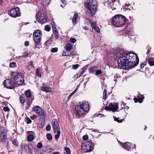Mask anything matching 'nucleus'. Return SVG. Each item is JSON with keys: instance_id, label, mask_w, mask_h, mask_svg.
I'll return each mask as SVG.
<instances>
[{"instance_id": "f257e3e1", "label": "nucleus", "mask_w": 154, "mask_h": 154, "mask_svg": "<svg viewBox=\"0 0 154 154\" xmlns=\"http://www.w3.org/2000/svg\"><path fill=\"white\" fill-rule=\"evenodd\" d=\"M128 20L122 15H116L113 17L111 22L112 24L116 27H121L124 26Z\"/></svg>"}, {"instance_id": "f03ea898", "label": "nucleus", "mask_w": 154, "mask_h": 154, "mask_svg": "<svg viewBox=\"0 0 154 154\" xmlns=\"http://www.w3.org/2000/svg\"><path fill=\"white\" fill-rule=\"evenodd\" d=\"M128 64L135 67L138 63L139 59L138 56L134 53L129 52L127 53Z\"/></svg>"}, {"instance_id": "7ed1b4c3", "label": "nucleus", "mask_w": 154, "mask_h": 154, "mask_svg": "<svg viewBox=\"0 0 154 154\" xmlns=\"http://www.w3.org/2000/svg\"><path fill=\"white\" fill-rule=\"evenodd\" d=\"M12 79L14 80L15 84L17 85H21L24 82V77L21 73L12 72Z\"/></svg>"}, {"instance_id": "20e7f679", "label": "nucleus", "mask_w": 154, "mask_h": 154, "mask_svg": "<svg viewBox=\"0 0 154 154\" xmlns=\"http://www.w3.org/2000/svg\"><path fill=\"white\" fill-rule=\"evenodd\" d=\"M118 63L119 66H120L122 68L128 65L127 53L120 54V56L118 60Z\"/></svg>"}, {"instance_id": "39448f33", "label": "nucleus", "mask_w": 154, "mask_h": 154, "mask_svg": "<svg viewBox=\"0 0 154 154\" xmlns=\"http://www.w3.org/2000/svg\"><path fill=\"white\" fill-rule=\"evenodd\" d=\"M82 149L84 152H91L93 149L94 145L90 141L83 143L82 145Z\"/></svg>"}, {"instance_id": "423d86ee", "label": "nucleus", "mask_w": 154, "mask_h": 154, "mask_svg": "<svg viewBox=\"0 0 154 154\" xmlns=\"http://www.w3.org/2000/svg\"><path fill=\"white\" fill-rule=\"evenodd\" d=\"M7 139V132L5 128L3 127H0V141L5 142Z\"/></svg>"}, {"instance_id": "0eeeda50", "label": "nucleus", "mask_w": 154, "mask_h": 154, "mask_svg": "<svg viewBox=\"0 0 154 154\" xmlns=\"http://www.w3.org/2000/svg\"><path fill=\"white\" fill-rule=\"evenodd\" d=\"M4 86L8 88L13 89L14 88L15 83L10 79L5 80L3 82Z\"/></svg>"}, {"instance_id": "6e6552de", "label": "nucleus", "mask_w": 154, "mask_h": 154, "mask_svg": "<svg viewBox=\"0 0 154 154\" xmlns=\"http://www.w3.org/2000/svg\"><path fill=\"white\" fill-rule=\"evenodd\" d=\"M75 115L79 117H83L87 113L79 106H77L75 108Z\"/></svg>"}, {"instance_id": "1a4fd4ad", "label": "nucleus", "mask_w": 154, "mask_h": 154, "mask_svg": "<svg viewBox=\"0 0 154 154\" xmlns=\"http://www.w3.org/2000/svg\"><path fill=\"white\" fill-rule=\"evenodd\" d=\"M9 15L13 17L19 16L20 15L19 8L18 7L13 9L10 10L9 12Z\"/></svg>"}, {"instance_id": "9d476101", "label": "nucleus", "mask_w": 154, "mask_h": 154, "mask_svg": "<svg viewBox=\"0 0 154 154\" xmlns=\"http://www.w3.org/2000/svg\"><path fill=\"white\" fill-rule=\"evenodd\" d=\"M36 18L37 21L39 23H45L46 21L45 14L43 13L39 12L37 14Z\"/></svg>"}, {"instance_id": "9b49d317", "label": "nucleus", "mask_w": 154, "mask_h": 154, "mask_svg": "<svg viewBox=\"0 0 154 154\" xmlns=\"http://www.w3.org/2000/svg\"><path fill=\"white\" fill-rule=\"evenodd\" d=\"M32 109L36 113L42 116H45V112L38 106H36L34 107Z\"/></svg>"}, {"instance_id": "f8f14e48", "label": "nucleus", "mask_w": 154, "mask_h": 154, "mask_svg": "<svg viewBox=\"0 0 154 154\" xmlns=\"http://www.w3.org/2000/svg\"><path fill=\"white\" fill-rule=\"evenodd\" d=\"M80 106L79 107L81 108L83 110L88 112L89 109V106L88 103L85 101H84L82 102L81 104L80 103Z\"/></svg>"}, {"instance_id": "ddd939ff", "label": "nucleus", "mask_w": 154, "mask_h": 154, "mask_svg": "<svg viewBox=\"0 0 154 154\" xmlns=\"http://www.w3.org/2000/svg\"><path fill=\"white\" fill-rule=\"evenodd\" d=\"M52 127L54 131L60 129V127L58 122L56 119H53L52 121Z\"/></svg>"}, {"instance_id": "4468645a", "label": "nucleus", "mask_w": 154, "mask_h": 154, "mask_svg": "<svg viewBox=\"0 0 154 154\" xmlns=\"http://www.w3.org/2000/svg\"><path fill=\"white\" fill-rule=\"evenodd\" d=\"M118 109L117 105L111 104L109 105L108 106L105 107V109L107 111H111L115 112Z\"/></svg>"}, {"instance_id": "2eb2a0df", "label": "nucleus", "mask_w": 154, "mask_h": 154, "mask_svg": "<svg viewBox=\"0 0 154 154\" xmlns=\"http://www.w3.org/2000/svg\"><path fill=\"white\" fill-rule=\"evenodd\" d=\"M131 144V143L126 142L123 144L122 146L124 149L127 150H129L130 149Z\"/></svg>"}, {"instance_id": "dca6fc26", "label": "nucleus", "mask_w": 154, "mask_h": 154, "mask_svg": "<svg viewBox=\"0 0 154 154\" xmlns=\"http://www.w3.org/2000/svg\"><path fill=\"white\" fill-rule=\"evenodd\" d=\"M34 36L42 37V32L39 29L35 30L33 34Z\"/></svg>"}, {"instance_id": "f3484780", "label": "nucleus", "mask_w": 154, "mask_h": 154, "mask_svg": "<svg viewBox=\"0 0 154 154\" xmlns=\"http://www.w3.org/2000/svg\"><path fill=\"white\" fill-rule=\"evenodd\" d=\"M98 68L97 66H94L88 69V71L89 73L92 74L95 73L97 69H98Z\"/></svg>"}, {"instance_id": "a211bd4d", "label": "nucleus", "mask_w": 154, "mask_h": 154, "mask_svg": "<svg viewBox=\"0 0 154 154\" xmlns=\"http://www.w3.org/2000/svg\"><path fill=\"white\" fill-rule=\"evenodd\" d=\"M78 14L77 13H75L72 18V22L73 24H75L76 23L77 19L78 17Z\"/></svg>"}, {"instance_id": "6ab92c4d", "label": "nucleus", "mask_w": 154, "mask_h": 154, "mask_svg": "<svg viewBox=\"0 0 154 154\" xmlns=\"http://www.w3.org/2000/svg\"><path fill=\"white\" fill-rule=\"evenodd\" d=\"M41 90L42 91L46 92H50L52 91L51 88L48 87H42Z\"/></svg>"}, {"instance_id": "aec40b11", "label": "nucleus", "mask_w": 154, "mask_h": 154, "mask_svg": "<svg viewBox=\"0 0 154 154\" xmlns=\"http://www.w3.org/2000/svg\"><path fill=\"white\" fill-rule=\"evenodd\" d=\"M78 86L75 89L74 91L71 93L67 97V100L68 101L69 100L71 97L75 93H76L78 90Z\"/></svg>"}, {"instance_id": "412c9836", "label": "nucleus", "mask_w": 154, "mask_h": 154, "mask_svg": "<svg viewBox=\"0 0 154 154\" xmlns=\"http://www.w3.org/2000/svg\"><path fill=\"white\" fill-rule=\"evenodd\" d=\"M148 63L150 66H154V58L153 57L149 58L148 60Z\"/></svg>"}, {"instance_id": "4be33fe9", "label": "nucleus", "mask_w": 154, "mask_h": 154, "mask_svg": "<svg viewBox=\"0 0 154 154\" xmlns=\"http://www.w3.org/2000/svg\"><path fill=\"white\" fill-rule=\"evenodd\" d=\"M54 133H57V134L55 135V137L56 139H58L60 135V129H58V130H56V131H54Z\"/></svg>"}, {"instance_id": "5701e85b", "label": "nucleus", "mask_w": 154, "mask_h": 154, "mask_svg": "<svg viewBox=\"0 0 154 154\" xmlns=\"http://www.w3.org/2000/svg\"><path fill=\"white\" fill-rule=\"evenodd\" d=\"M33 39L35 42L39 43L41 41V37L34 36Z\"/></svg>"}, {"instance_id": "b1692460", "label": "nucleus", "mask_w": 154, "mask_h": 154, "mask_svg": "<svg viewBox=\"0 0 154 154\" xmlns=\"http://www.w3.org/2000/svg\"><path fill=\"white\" fill-rule=\"evenodd\" d=\"M72 48V45L70 43H67L65 46V49L67 51H69Z\"/></svg>"}, {"instance_id": "393cba45", "label": "nucleus", "mask_w": 154, "mask_h": 154, "mask_svg": "<svg viewBox=\"0 0 154 154\" xmlns=\"http://www.w3.org/2000/svg\"><path fill=\"white\" fill-rule=\"evenodd\" d=\"M97 6L91 5L89 10L94 12L96 11L97 9Z\"/></svg>"}, {"instance_id": "a878e982", "label": "nucleus", "mask_w": 154, "mask_h": 154, "mask_svg": "<svg viewBox=\"0 0 154 154\" xmlns=\"http://www.w3.org/2000/svg\"><path fill=\"white\" fill-rule=\"evenodd\" d=\"M22 148L24 149L23 150L25 152H29V150H30L29 146L27 145H23Z\"/></svg>"}, {"instance_id": "bb28decb", "label": "nucleus", "mask_w": 154, "mask_h": 154, "mask_svg": "<svg viewBox=\"0 0 154 154\" xmlns=\"http://www.w3.org/2000/svg\"><path fill=\"white\" fill-rule=\"evenodd\" d=\"M34 138L33 135L32 134L29 135L27 137V139L29 142H31L33 140Z\"/></svg>"}, {"instance_id": "cd10ccee", "label": "nucleus", "mask_w": 154, "mask_h": 154, "mask_svg": "<svg viewBox=\"0 0 154 154\" xmlns=\"http://www.w3.org/2000/svg\"><path fill=\"white\" fill-rule=\"evenodd\" d=\"M53 33L54 35V37L56 39H58L59 37L58 32L57 29L53 30Z\"/></svg>"}, {"instance_id": "c85d7f7f", "label": "nucleus", "mask_w": 154, "mask_h": 154, "mask_svg": "<svg viewBox=\"0 0 154 154\" xmlns=\"http://www.w3.org/2000/svg\"><path fill=\"white\" fill-rule=\"evenodd\" d=\"M20 99L21 103L22 104H23L25 101L24 95H21L20 97Z\"/></svg>"}, {"instance_id": "c756f323", "label": "nucleus", "mask_w": 154, "mask_h": 154, "mask_svg": "<svg viewBox=\"0 0 154 154\" xmlns=\"http://www.w3.org/2000/svg\"><path fill=\"white\" fill-rule=\"evenodd\" d=\"M25 94L26 97H31V93L30 90L26 91L25 93Z\"/></svg>"}, {"instance_id": "7c9ffc66", "label": "nucleus", "mask_w": 154, "mask_h": 154, "mask_svg": "<svg viewBox=\"0 0 154 154\" xmlns=\"http://www.w3.org/2000/svg\"><path fill=\"white\" fill-rule=\"evenodd\" d=\"M85 72V69H81V70L80 72H79V73L77 74V75L78 76V77H79L81 76L82 75L83 73L84 72Z\"/></svg>"}, {"instance_id": "2f4dec72", "label": "nucleus", "mask_w": 154, "mask_h": 154, "mask_svg": "<svg viewBox=\"0 0 154 154\" xmlns=\"http://www.w3.org/2000/svg\"><path fill=\"white\" fill-rule=\"evenodd\" d=\"M51 0H42L43 4L45 5H47L49 4Z\"/></svg>"}, {"instance_id": "473e14b6", "label": "nucleus", "mask_w": 154, "mask_h": 154, "mask_svg": "<svg viewBox=\"0 0 154 154\" xmlns=\"http://www.w3.org/2000/svg\"><path fill=\"white\" fill-rule=\"evenodd\" d=\"M90 23L91 24V26L93 29L96 26V22L95 21L92 22L91 20H89Z\"/></svg>"}, {"instance_id": "72a5a7b5", "label": "nucleus", "mask_w": 154, "mask_h": 154, "mask_svg": "<svg viewBox=\"0 0 154 154\" xmlns=\"http://www.w3.org/2000/svg\"><path fill=\"white\" fill-rule=\"evenodd\" d=\"M106 93H107V91L105 89L103 91V99L104 100H105L106 98Z\"/></svg>"}, {"instance_id": "f704fd0d", "label": "nucleus", "mask_w": 154, "mask_h": 154, "mask_svg": "<svg viewBox=\"0 0 154 154\" xmlns=\"http://www.w3.org/2000/svg\"><path fill=\"white\" fill-rule=\"evenodd\" d=\"M85 7L87 8L88 10H89L90 9V5L89 3L88 2H85L84 3Z\"/></svg>"}, {"instance_id": "c9c22d12", "label": "nucleus", "mask_w": 154, "mask_h": 154, "mask_svg": "<svg viewBox=\"0 0 154 154\" xmlns=\"http://www.w3.org/2000/svg\"><path fill=\"white\" fill-rule=\"evenodd\" d=\"M36 75L38 77H41V75L40 71L38 69H36Z\"/></svg>"}, {"instance_id": "e433bc0d", "label": "nucleus", "mask_w": 154, "mask_h": 154, "mask_svg": "<svg viewBox=\"0 0 154 154\" xmlns=\"http://www.w3.org/2000/svg\"><path fill=\"white\" fill-rule=\"evenodd\" d=\"M66 152V154H70V149L66 147H65L64 148Z\"/></svg>"}, {"instance_id": "4c0bfd02", "label": "nucleus", "mask_w": 154, "mask_h": 154, "mask_svg": "<svg viewBox=\"0 0 154 154\" xmlns=\"http://www.w3.org/2000/svg\"><path fill=\"white\" fill-rule=\"evenodd\" d=\"M102 73V72L101 70H98V69H97L95 72V74L97 76H98L99 75L101 74Z\"/></svg>"}, {"instance_id": "58836bf2", "label": "nucleus", "mask_w": 154, "mask_h": 154, "mask_svg": "<svg viewBox=\"0 0 154 154\" xmlns=\"http://www.w3.org/2000/svg\"><path fill=\"white\" fill-rule=\"evenodd\" d=\"M97 3L96 0H92L91 2V5L97 6Z\"/></svg>"}, {"instance_id": "ea45409f", "label": "nucleus", "mask_w": 154, "mask_h": 154, "mask_svg": "<svg viewBox=\"0 0 154 154\" xmlns=\"http://www.w3.org/2000/svg\"><path fill=\"white\" fill-rule=\"evenodd\" d=\"M46 137L48 140H50L52 139V137L50 134L48 133L47 134Z\"/></svg>"}, {"instance_id": "a19ab883", "label": "nucleus", "mask_w": 154, "mask_h": 154, "mask_svg": "<svg viewBox=\"0 0 154 154\" xmlns=\"http://www.w3.org/2000/svg\"><path fill=\"white\" fill-rule=\"evenodd\" d=\"M16 66V63L13 62H11L10 64V66L11 68H14Z\"/></svg>"}, {"instance_id": "79ce46f5", "label": "nucleus", "mask_w": 154, "mask_h": 154, "mask_svg": "<svg viewBox=\"0 0 154 154\" xmlns=\"http://www.w3.org/2000/svg\"><path fill=\"white\" fill-rule=\"evenodd\" d=\"M45 29L46 31H49L50 30L51 27L49 25H47L45 26Z\"/></svg>"}, {"instance_id": "37998d69", "label": "nucleus", "mask_w": 154, "mask_h": 154, "mask_svg": "<svg viewBox=\"0 0 154 154\" xmlns=\"http://www.w3.org/2000/svg\"><path fill=\"white\" fill-rule=\"evenodd\" d=\"M12 143L15 146H17L18 144V142L16 139L12 141Z\"/></svg>"}, {"instance_id": "c03bdc74", "label": "nucleus", "mask_w": 154, "mask_h": 154, "mask_svg": "<svg viewBox=\"0 0 154 154\" xmlns=\"http://www.w3.org/2000/svg\"><path fill=\"white\" fill-rule=\"evenodd\" d=\"M71 54V53H69L68 52L66 51L63 52V53L62 55L63 56H68Z\"/></svg>"}, {"instance_id": "a18cd8bd", "label": "nucleus", "mask_w": 154, "mask_h": 154, "mask_svg": "<svg viewBox=\"0 0 154 154\" xmlns=\"http://www.w3.org/2000/svg\"><path fill=\"white\" fill-rule=\"evenodd\" d=\"M53 30H54L57 29L56 27V26L54 23H52L51 24Z\"/></svg>"}, {"instance_id": "49530a36", "label": "nucleus", "mask_w": 154, "mask_h": 154, "mask_svg": "<svg viewBox=\"0 0 154 154\" xmlns=\"http://www.w3.org/2000/svg\"><path fill=\"white\" fill-rule=\"evenodd\" d=\"M119 75L118 74L114 75V81L115 82L117 81V79L118 78Z\"/></svg>"}, {"instance_id": "de8ad7c7", "label": "nucleus", "mask_w": 154, "mask_h": 154, "mask_svg": "<svg viewBox=\"0 0 154 154\" xmlns=\"http://www.w3.org/2000/svg\"><path fill=\"white\" fill-rule=\"evenodd\" d=\"M58 51V48H52L51 50V52H56Z\"/></svg>"}, {"instance_id": "09e8293b", "label": "nucleus", "mask_w": 154, "mask_h": 154, "mask_svg": "<svg viewBox=\"0 0 154 154\" xmlns=\"http://www.w3.org/2000/svg\"><path fill=\"white\" fill-rule=\"evenodd\" d=\"M114 120L115 121H117V122L119 123H122L123 122V119H121L120 120H119L118 118H115L114 119Z\"/></svg>"}, {"instance_id": "8fccbe9b", "label": "nucleus", "mask_w": 154, "mask_h": 154, "mask_svg": "<svg viewBox=\"0 0 154 154\" xmlns=\"http://www.w3.org/2000/svg\"><path fill=\"white\" fill-rule=\"evenodd\" d=\"M37 146L38 148H41L42 147V144L41 143L39 142L37 143Z\"/></svg>"}, {"instance_id": "3c124183", "label": "nucleus", "mask_w": 154, "mask_h": 154, "mask_svg": "<svg viewBox=\"0 0 154 154\" xmlns=\"http://www.w3.org/2000/svg\"><path fill=\"white\" fill-rule=\"evenodd\" d=\"M79 65L78 64H76L75 65H72V69H77L79 67Z\"/></svg>"}, {"instance_id": "603ef678", "label": "nucleus", "mask_w": 154, "mask_h": 154, "mask_svg": "<svg viewBox=\"0 0 154 154\" xmlns=\"http://www.w3.org/2000/svg\"><path fill=\"white\" fill-rule=\"evenodd\" d=\"M93 29H94L97 32V33H99L100 32V30L99 29V28L98 27L95 26L94 28Z\"/></svg>"}, {"instance_id": "864d4df0", "label": "nucleus", "mask_w": 154, "mask_h": 154, "mask_svg": "<svg viewBox=\"0 0 154 154\" xmlns=\"http://www.w3.org/2000/svg\"><path fill=\"white\" fill-rule=\"evenodd\" d=\"M26 122L27 124L31 123L32 122V121L31 120V119H30L29 118H26Z\"/></svg>"}, {"instance_id": "5fc2aeb1", "label": "nucleus", "mask_w": 154, "mask_h": 154, "mask_svg": "<svg viewBox=\"0 0 154 154\" xmlns=\"http://www.w3.org/2000/svg\"><path fill=\"white\" fill-rule=\"evenodd\" d=\"M70 41L71 43H74L76 42V40L74 38H71L70 39Z\"/></svg>"}, {"instance_id": "6e6d98bb", "label": "nucleus", "mask_w": 154, "mask_h": 154, "mask_svg": "<svg viewBox=\"0 0 154 154\" xmlns=\"http://www.w3.org/2000/svg\"><path fill=\"white\" fill-rule=\"evenodd\" d=\"M144 98V97H142L140 98H138V102L140 103H141L143 101V100Z\"/></svg>"}, {"instance_id": "4d7b16f0", "label": "nucleus", "mask_w": 154, "mask_h": 154, "mask_svg": "<svg viewBox=\"0 0 154 154\" xmlns=\"http://www.w3.org/2000/svg\"><path fill=\"white\" fill-rule=\"evenodd\" d=\"M31 105V103H28L26 105V109H29V107H30V106Z\"/></svg>"}, {"instance_id": "13d9d810", "label": "nucleus", "mask_w": 154, "mask_h": 154, "mask_svg": "<svg viewBox=\"0 0 154 154\" xmlns=\"http://www.w3.org/2000/svg\"><path fill=\"white\" fill-rule=\"evenodd\" d=\"M3 109L4 111H6V112L9 111L10 110L9 108L7 107H4L3 108Z\"/></svg>"}, {"instance_id": "bf43d9fd", "label": "nucleus", "mask_w": 154, "mask_h": 154, "mask_svg": "<svg viewBox=\"0 0 154 154\" xmlns=\"http://www.w3.org/2000/svg\"><path fill=\"white\" fill-rule=\"evenodd\" d=\"M29 55V53L27 52H24L23 53L22 56L23 57H26Z\"/></svg>"}, {"instance_id": "052dcab7", "label": "nucleus", "mask_w": 154, "mask_h": 154, "mask_svg": "<svg viewBox=\"0 0 154 154\" xmlns=\"http://www.w3.org/2000/svg\"><path fill=\"white\" fill-rule=\"evenodd\" d=\"M88 138V136L87 135H85L83 136L82 138L84 140H86Z\"/></svg>"}, {"instance_id": "680f3d73", "label": "nucleus", "mask_w": 154, "mask_h": 154, "mask_svg": "<svg viewBox=\"0 0 154 154\" xmlns=\"http://www.w3.org/2000/svg\"><path fill=\"white\" fill-rule=\"evenodd\" d=\"M112 4H111V9L112 10H114L115 9H116V6L115 5V6H114V5H113L112 6Z\"/></svg>"}, {"instance_id": "e2e57ef3", "label": "nucleus", "mask_w": 154, "mask_h": 154, "mask_svg": "<svg viewBox=\"0 0 154 154\" xmlns=\"http://www.w3.org/2000/svg\"><path fill=\"white\" fill-rule=\"evenodd\" d=\"M51 128V126L50 125H48L46 127V129L47 131H49Z\"/></svg>"}, {"instance_id": "0e129e2a", "label": "nucleus", "mask_w": 154, "mask_h": 154, "mask_svg": "<svg viewBox=\"0 0 154 154\" xmlns=\"http://www.w3.org/2000/svg\"><path fill=\"white\" fill-rule=\"evenodd\" d=\"M62 3L64 5V7L66 5V1L65 0H61Z\"/></svg>"}, {"instance_id": "69168bd1", "label": "nucleus", "mask_w": 154, "mask_h": 154, "mask_svg": "<svg viewBox=\"0 0 154 154\" xmlns=\"http://www.w3.org/2000/svg\"><path fill=\"white\" fill-rule=\"evenodd\" d=\"M24 45L26 46H28L29 45V42L28 41H26L25 42Z\"/></svg>"}, {"instance_id": "338daca9", "label": "nucleus", "mask_w": 154, "mask_h": 154, "mask_svg": "<svg viewBox=\"0 0 154 154\" xmlns=\"http://www.w3.org/2000/svg\"><path fill=\"white\" fill-rule=\"evenodd\" d=\"M30 118L32 119H34L36 118V116L35 115H33V116H31Z\"/></svg>"}, {"instance_id": "774afa93", "label": "nucleus", "mask_w": 154, "mask_h": 154, "mask_svg": "<svg viewBox=\"0 0 154 154\" xmlns=\"http://www.w3.org/2000/svg\"><path fill=\"white\" fill-rule=\"evenodd\" d=\"M145 65V64L143 63H142L140 64V66L142 68H143L144 66Z\"/></svg>"}]
</instances>
